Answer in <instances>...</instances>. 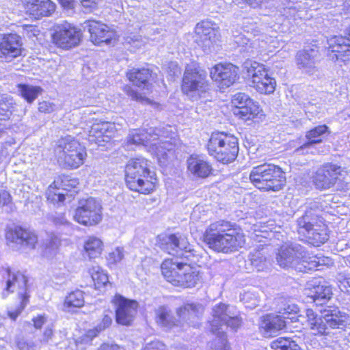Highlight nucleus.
Here are the masks:
<instances>
[{"label":"nucleus","mask_w":350,"mask_h":350,"mask_svg":"<svg viewBox=\"0 0 350 350\" xmlns=\"http://www.w3.org/2000/svg\"><path fill=\"white\" fill-rule=\"evenodd\" d=\"M204 239L209 248L224 254L237 251L245 243L244 235L228 221L220 219L206 229Z\"/></svg>","instance_id":"nucleus-1"},{"label":"nucleus","mask_w":350,"mask_h":350,"mask_svg":"<svg viewBox=\"0 0 350 350\" xmlns=\"http://www.w3.org/2000/svg\"><path fill=\"white\" fill-rule=\"evenodd\" d=\"M276 260L282 268L307 272L316 270L318 267L326 264L328 258L311 256L301 245L291 243L281 246Z\"/></svg>","instance_id":"nucleus-2"},{"label":"nucleus","mask_w":350,"mask_h":350,"mask_svg":"<svg viewBox=\"0 0 350 350\" xmlns=\"http://www.w3.org/2000/svg\"><path fill=\"white\" fill-rule=\"evenodd\" d=\"M209 323L211 332L217 335L211 347L215 350H228L226 329L230 327L237 331L242 323L235 308L224 303L216 304L212 309V319Z\"/></svg>","instance_id":"nucleus-3"},{"label":"nucleus","mask_w":350,"mask_h":350,"mask_svg":"<svg viewBox=\"0 0 350 350\" xmlns=\"http://www.w3.org/2000/svg\"><path fill=\"white\" fill-rule=\"evenodd\" d=\"M156 178L149 169L148 161L144 158L130 160L125 167V181L133 191L146 194L155 187Z\"/></svg>","instance_id":"nucleus-4"},{"label":"nucleus","mask_w":350,"mask_h":350,"mask_svg":"<svg viewBox=\"0 0 350 350\" xmlns=\"http://www.w3.org/2000/svg\"><path fill=\"white\" fill-rule=\"evenodd\" d=\"M307 323L310 333L314 336L332 338L334 329H343L347 323V316L338 308L325 311L324 315L316 314L312 309L306 312Z\"/></svg>","instance_id":"nucleus-5"},{"label":"nucleus","mask_w":350,"mask_h":350,"mask_svg":"<svg viewBox=\"0 0 350 350\" xmlns=\"http://www.w3.org/2000/svg\"><path fill=\"white\" fill-rule=\"evenodd\" d=\"M161 273L167 282L176 286L191 288L200 280V272L189 264L176 259H166L161 265Z\"/></svg>","instance_id":"nucleus-6"},{"label":"nucleus","mask_w":350,"mask_h":350,"mask_svg":"<svg viewBox=\"0 0 350 350\" xmlns=\"http://www.w3.org/2000/svg\"><path fill=\"white\" fill-rule=\"evenodd\" d=\"M250 180L258 189L277 191L282 188L286 177L278 165L264 163L252 167Z\"/></svg>","instance_id":"nucleus-7"},{"label":"nucleus","mask_w":350,"mask_h":350,"mask_svg":"<svg viewBox=\"0 0 350 350\" xmlns=\"http://www.w3.org/2000/svg\"><path fill=\"white\" fill-rule=\"evenodd\" d=\"M208 151L217 161L229 163L235 160L239 152L238 139L225 133H213L207 144Z\"/></svg>","instance_id":"nucleus-8"},{"label":"nucleus","mask_w":350,"mask_h":350,"mask_svg":"<svg viewBox=\"0 0 350 350\" xmlns=\"http://www.w3.org/2000/svg\"><path fill=\"white\" fill-rule=\"evenodd\" d=\"M297 225L298 234L314 246H319L329 239L326 225L311 210L298 218Z\"/></svg>","instance_id":"nucleus-9"},{"label":"nucleus","mask_w":350,"mask_h":350,"mask_svg":"<svg viewBox=\"0 0 350 350\" xmlns=\"http://www.w3.org/2000/svg\"><path fill=\"white\" fill-rule=\"evenodd\" d=\"M156 130L153 128L148 130H135L129 135L128 143L149 146L159 159H164L167 152L174 150L175 144L169 140L159 138Z\"/></svg>","instance_id":"nucleus-10"},{"label":"nucleus","mask_w":350,"mask_h":350,"mask_svg":"<svg viewBox=\"0 0 350 350\" xmlns=\"http://www.w3.org/2000/svg\"><path fill=\"white\" fill-rule=\"evenodd\" d=\"M347 171L341 166L327 163L319 167L314 176L313 182L317 188L327 189L336 187L337 190L347 189Z\"/></svg>","instance_id":"nucleus-11"},{"label":"nucleus","mask_w":350,"mask_h":350,"mask_svg":"<svg viewBox=\"0 0 350 350\" xmlns=\"http://www.w3.org/2000/svg\"><path fill=\"white\" fill-rule=\"evenodd\" d=\"M58 161L64 167L77 169L83 163L87 156L85 148L76 139L66 137L59 141L55 148Z\"/></svg>","instance_id":"nucleus-12"},{"label":"nucleus","mask_w":350,"mask_h":350,"mask_svg":"<svg viewBox=\"0 0 350 350\" xmlns=\"http://www.w3.org/2000/svg\"><path fill=\"white\" fill-rule=\"evenodd\" d=\"M207 86L206 72L195 64L187 65L183 78V92L191 99L197 100Z\"/></svg>","instance_id":"nucleus-13"},{"label":"nucleus","mask_w":350,"mask_h":350,"mask_svg":"<svg viewBox=\"0 0 350 350\" xmlns=\"http://www.w3.org/2000/svg\"><path fill=\"white\" fill-rule=\"evenodd\" d=\"M243 71L250 79V85L260 94H269L275 89V80L269 77L265 65L253 61H246L243 64Z\"/></svg>","instance_id":"nucleus-14"},{"label":"nucleus","mask_w":350,"mask_h":350,"mask_svg":"<svg viewBox=\"0 0 350 350\" xmlns=\"http://www.w3.org/2000/svg\"><path fill=\"white\" fill-rule=\"evenodd\" d=\"M8 279L5 282V287L2 293L3 297H7L10 293L18 289V296L21 299L20 306L14 312H8L9 317L15 320L21 311L26 306L29 301V296L27 294V278L21 272H11L7 269Z\"/></svg>","instance_id":"nucleus-15"},{"label":"nucleus","mask_w":350,"mask_h":350,"mask_svg":"<svg viewBox=\"0 0 350 350\" xmlns=\"http://www.w3.org/2000/svg\"><path fill=\"white\" fill-rule=\"evenodd\" d=\"M74 219L80 224L86 226H95L103 218L100 203L93 198L81 200L75 209Z\"/></svg>","instance_id":"nucleus-16"},{"label":"nucleus","mask_w":350,"mask_h":350,"mask_svg":"<svg viewBox=\"0 0 350 350\" xmlns=\"http://www.w3.org/2000/svg\"><path fill=\"white\" fill-rule=\"evenodd\" d=\"M232 102L235 107L234 115L243 120H252L262 111L258 103L243 92L234 94Z\"/></svg>","instance_id":"nucleus-17"},{"label":"nucleus","mask_w":350,"mask_h":350,"mask_svg":"<svg viewBox=\"0 0 350 350\" xmlns=\"http://www.w3.org/2000/svg\"><path fill=\"white\" fill-rule=\"evenodd\" d=\"M53 42L58 47L69 49L77 46L81 38V33L70 24L59 26L52 36Z\"/></svg>","instance_id":"nucleus-18"},{"label":"nucleus","mask_w":350,"mask_h":350,"mask_svg":"<svg viewBox=\"0 0 350 350\" xmlns=\"http://www.w3.org/2000/svg\"><path fill=\"white\" fill-rule=\"evenodd\" d=\"M113 302L116 309V317L118 323L129 325L133 321L137 311L138 303L128 299L120 295H116Z\"/></svg>","instance_id":"nucleus-19"},{"label":"nucleus","mask_w":350,"mask_h":350,"mask_svg":"<svg viewBox=\"0 0 350 350\" xmlns=\"http://www.w3.org/2000/svg\"><path fill=\"white\" fill-rule=\"evenodd\" d=\"M239 68L232 64H218L211 68L210 76L222 88H228L239 79Z\"/></svg>","instance_id":"nucleus-20"},{"label":"nucleus","mask_w":350,"mask_h":350,"mask_svg":"<svg viewBox=\"0 0 350 350\" xmlns=\"http://www.w3.org/2000/svg\"><path fill=\"white\" fill-rule=\"evenodd\" d=\"M6 240L12 243L20 245L33 250L38 243V236L33 230L15 226L8 230L5 234Z\"/></svg>","instance_id":"nucleus-21"},{"label":"nucleus","mask_w":350,"mask_h":350,"mask_svg":"<svg viewBox=\"0 0 350 350\" xmlns=\"http://www.w3.org/2000/svg\"><path fill=\"white\" fill-rule=\"evenodd\" d=\"M22 39L16 33L5 34L0 42V58L11 62L22 53Z\"/></svg>","instance_id":"nucleus-22"},{"label":"nucleus","mask_w":350,"mask_h":350,"mask_svg":"<svg viewBox=\"0 0 350 350\" xmlns=\"http://www.w3.org/2000/svg\"><path fill=\"white\" fill-rule=\"evenodd\" d=\"M319 57L317 47L299 51L295 57L297 66L303 72L314 75L319 71Z\"/></svg>","instance_id":"nucleus-23"},{"label":"nucleus","mask_w":350,"mask_h":350,"mask_svg":"<svg viewBox=\"0 0 350 350\" xmlns=\"http://www.w3.org/2000/svg\"><path fill=\"white\" fill-rule=\"evenodd\" d=\"M83 29L90 34V40L95 44L110 43L114 33L106 25L96 21L88 20L83 23Z\"/></svg>","instance_id":"nucleus-24"},{"label":"nucleus","mask_w":350,"mask_h":350,"mask_svg":"<svg viewBox=\"0 0 350 350\" xmlns=\"http://www.w3.org/2000/svg\"><path fill=\"white\" fill-rule=\"evenodd\" d=\"M305 294L312 298L317 305H323L332 295V288L323 280L314 279L310 281L305 290Z\"/></svg>","instance_id":"nucleus-25"},{"label":"nucleus","mask_w":350,"mask_h":350,"mask_svg":"<svg viewBox=\"0 0 350 350\" xmlns=\"http://www.w3.org/2000/svg\"><path fill=\"white\" fill-rule=\"evenodd\" d=\"M116 131L114 123L101 121L95 122L89 131L88 140L91 143L100 145L102 142H109Z\"/></svg>","instance_id":"nucleus-26"},{"label":"nucleus","mask_w":350,"mask_h":350,"mask_svg":"<svg viewBox=\"0 0 350 350\" xmlns=\"http://www.w3.org/2000/svg\"><path fill=\"white\" fill-rule=\"evenodd\" d=\"M197 42L204 48H210L219 39L218 29L209 21H202L196 27Z\"/></svg>","instance_id":"nucleus-27"},{"label":"nucleus","mask_w":350,"mask_h":350,"mask_svg":"<svg viewBox=\"0 0 350 350\" xmlns=\"http://www.w3.org/2000/svg\"><path fill=\"white\" fill-rule=\"evenodd\" d=\"M160 248L172 255H178L179 251H190L189 243L185 237L177 234L165 235L160 238Z\"/></svg>","instance_id":"nucleus-28"},{"label":"nucleus","mask_w":350,"mask_h":350,"mask_svg":"<svg viewBox=\"0 0 350 350\" xmlns=\"http://www.w3.org/2000/svg\"><path fill=\"white\" fill-rule=\"evenodd\" d=\"M25 10L27 14L38 19L51 15L55 10V4L51 0H27Z\"/></svg>","instance_id":"nucleus-29"},{"label":"nucleus","mask_w":350,"mask_h":350,"mask_svg":"<svg viewBox=\"0 0 350 350\" xmlns=\"http://www.w3.org/2000/svg\"><path fill=\"white\" fill-rule=\"evenodd\" d=\"M187 163L189 172L199 178L208 177L212 171V167L208 162L198 155H191Z\"/></svg>","instance_id":"nucleus-30"},{"label":"nucleus","mask_w":350,"mask_h":350,"mask_svg":"<svg viewBox=\"0 0 350 350\" xmlns=\"http://www.w3.org/2000/svg\"><path fill=\"white\" fill-rule=\"evenodd\" d=\"M129 81L143 89H150L152 72L148 68H133L126 74Z\"/></svg>","instance_id":"nucleus-31"},{"label":"nucleus","mask_w":350,"mask_h":350,"mask_svg":"<svg viewBox=\"0 0 350 350\" xmlns=\"http://www.w3.org/2000/svg\"><path fill=\"white\" fill-rule=\"evenodd\" d=\"M329 133L328 127L326 125H319L308 131L306 134V138L308 140L306 143L296 149L297 152L302 150L309 148L312 146L321 143L325 134Z\"/></svg>","instance_id":"nucleus-32"},{"label":"nucleus","mask_w":350,"mask_h":350,"mask_svg":"<svg viewBox=\"0 0 350 350\" xmlns=\"http://www.w3.org/2000/svg\"><path fill=\"white\" fill-rule=\"evenodd\" d=\"M204 312V307L197 302L187 303L178 308L176 314L180 320L188 321L198 317Z\"/></svg>","instance_id":"nucleus-33"},{"label":"nucleus","mask_w":350,"mask_h":350,"mask_svg":"<svg viewBox=\"0 0 350 350\" xmlns=\"http://www.w3.org/2000/svg\"><path fill=\"white\" fill-rule=\"evenodd\" d=\"M156 321L162 327L171 328L176 326L180 319L172 316L171 310L166 306H159L155 310Z\"/></svg>","instance_id":"nucleus-34"},{"label":"nucleus","mask_w":350,"mask_h":350,"mask_svg":"<svg viewBox=\"0 0 350 350\" xmlns=\"http://www.w3.org/2000/svg\"><path fill=\"white\" fill-rule=\"evenodd\" d=\"M234 42L241 47V51L248 53H254L260 47V38L252 40L244 34L234 36Z\"/></svg>","instance_id":"nucleus-35"},{"label":"nucleus","mask_w":350,"mask_h":350,"mask_svg":"<svg viewBox=\"0 0 350 350\" xmlns=\"http://www.w3.org/2000/svg\"><path fill=\"white\" fill-rule=\"evenodd\" d=\"M262 327L270 333H275L286 327V321L281 315L269 314L265 318Z\"/></svg>","instance_id":"nucleus-36"},{"label":"nucleus","mask_w":350,"mask_h":350,"mask_svg":"<svg viewBox=\"0 0 350 350\" xmlns=\"http://www.w3.org/2000/svg\"><path fill=\"white\" fill-rule=\"evenodd\" d=\"M102 241L96 237H90L84 243L85 254L90 259L98 257L103 251Z\"/></svg>","instance_id":"nucleus-37"},{"label":"nucleus","mask_w":350,"mask_h":350,"mask_svg":"<svg viewBox=\"0 0 350 350\" xmlns=\"http://www.w3.org/2000/svg\"><path fill=\"white\" fill-rule=\"evenodd\" d=\"M16 107L13 98L8 94H0V119H10Z\"/></svg>","instance_id":"nucleus-38"},{"label":"nucleus","mask_w":350,"mask_h":350,"mask_svg":"<svg viewBox=\"0 0 350 350\" xmlns=\"http://www.w3.org/2000/svg\"><path fill=\"white\" fill-rule=\"evenodd\" d=\"M18 90L20 95L29 103H33L42 92L40 86L27 84H18Z\"/></svg>","instance_id":"nucleus-39"},{"label":"nucleus","mask_w":350,"mask_h":350,"mask_svg":"<svg viewBox=\"0 0 350 350\" xmlns=\"http://www.w3.org/2000/svg\"><path fill=\"white\" fill-rule=\"evenodd\" d=\"M277 310L280 315L284 319H293V317H290L289 315L297 314L299 311V308L296 304L291 303L290 301H287L284 298H280L278 301Z\"/></svg>","instance_id":"nucleus-40"},{"label":"nucleus","mask_w":350,"mask_h":350,"mask_svg":"<svg viewBox=\"0 0 350 350\" xmlns=\"http://www.w3.org/2000/svg\"><path fill=\"white\" fill-rule=\"evenodd\" d=\"M84 296L81 291L77 290L71 292L66 296L64 306L69 311L71 308H80L84 305Z\"/></svg>","instance_id":"nucleus-41"},{"label":"nucleus","mask_w":350,"mask_h":350,"mask_svg":"<svg viewBox=\"0 0 350 350\" xmlns=\"http://www.w3.org/2000/svg\"><path fill=\"white\" fill-rule=\"evenodd\" d=\"M271 347L275 350H303L295 341L288 338H279L271 342Z\"/></svg>","instance_id":"nucleus-42"},{"label":"nucleus","mask_w":350,"mask_h":350,"mask_svg":"<svg viewBox=\"0 0 350 350\" xmlns=\"http://www.w3.org/2000/svg\"><path fill=\"white\" fill-rule=\"evenodd\" d=\"M262 248L261 250H256L250 254L249 258L251 265L257 271L263 270L267 267V258Z\"/></svg>","instance_id":"nucleus-43"},{"label":"nucleus","mask_w":350,"mask_h":350,"mask_svg":"<svg viewBox=\"0 0 350 350\" xmlns=\"http://www.w3.org/2000/svg\"><path fill=\"white\" fill-rule=\"evenodd\" d=\"M53 184L57 189L70 191L72 189L77 187L79 182L77 179L72 178L70 176L63 175L55 180Z\"/></svg>","instance_id":"nucleus-44"},{"label":"nucleus","mask_w":350,"mask_h":350,"mask_svg":"<svg viewBox=\"0 0 350 350\" xmlns=\"http://www.w3.org/2000/svg\"><path fill=\"white\" fill-rule=\"evenodd\" d=\"M45 254L51 256L54 254L60 245V239L57 235L51 234L45 241Z\"/></svg>","instance_id":"nucleus-45"},{"label":"nucleus","mask_w":350,"mask_h":350,"mask_svg":"<svg viewBox=\"0 0 350 350\" xmlns=\"http://www.w3.org/2000/svg\"><path fill=\"white\" fill-rule=\"evenodd\" d=\"M335 280L342 291H347L348 288H350V274L344 271L338 272Z\"/></svg>","instance_id":"nucleus-46"},{"label":"nucleus","mask_w":350,"mask_h":350,"mask_svg":"<svg viewBox=\"0 0 350 350\" xmlns=\"http://www.w3.org/2000/svg\"><path fill=\"white\" fill-rule=\"evenodd\" d=\"M124 258V251L122 248L116 247L111 252L109 253L107 257V261L111 265H115L120 262Z\"/></svg>","instance_id":"nucleus-47"},{"label":"nucleus","mask_w":350,"mask_h":350,"mask_svg":"<svg viewBox=\"0 0 350 350\" xmlns=\"http://www.w3.org/2000/svg\"><path fill=\"white\" fill-rule=\"evenodd\" d=\"M125 92L127 95L131 98L132 100H136L143 104H149L150 100L147 97L142 96L137 92L133 90L131 87H126Z\"/></svg>","instance_id":"nucleus-48"},{"label":"nucleus","mask_w":350,"mask_h":350,"mask_svg":"<svg viewBox=\"0 0 350 350\" xmlns=\"http://www.w3.org/2000/svg\"><path fill=\"white\" fill-rule=\"evenodd\" d=\"M92 278L98 288L106 285L109 282L107 275L103 272L96 271L92 274Z\"/></svg>","instance_id":"nucleus-49"},{"label":"nucleus","mask_w":350,"mask_h":350,"mask_svg":"<svg viewBox=\"0 0 350 350\" xmlns=\"http://www.w3.org/2000/svg\"><path fill=\"white\" fill-rule=\"evenodd\" d=\"M55 110V105L54 103L49 101H42L39 103L38 111L41 113H49Z\"/></svg>","instance_id":"nucleus-50"},{"label":"nucleus","mask_w":350,"mask_h":350,"mask_svg":"<svg viewBox=\"0 0 350 350\" xmlns=\"http://www.w3.org/2000/svg\"><path fill=\"white\" fill-rule=\"evenodd\" d=\"M111 323H112L111 317L107 314H104L100 323H99L97 325L98 330L100 331V332L105 330L106 328L109 327L111 325Z\"/></svg>","instance_id":"nucleus-51"},{"label":"nucleus","mask_w":350,"mask_h":350,"mask_svg":"<svg viewBox=\"0 0 350 350\" xmlns=\"http://www.w3.org/2000/svg\"><path fill=\"white\" fill-rule=\"evenodd\" d=\"M51 219L55 225H64L68 223L63 213H55L50 216Z\"/></svg>","instance_id":"nucleus-52"},{"label":"nucleus","mask_w":350,"mask_h":350,"mask_svg":"<svg viewBox=\"0 0 350 350\" xmlns=\"http://www.w3.org/2000/svg\"><path fill=\"white\" fill-rule=\"evenodd\" d=\"M51 189H49L47 192V195L49 198H51L52 200L58 201V202H64L65 200V193H55L54 192V196H52V185L50 186Z\"/></svg>","instance_id":"nucleus-53"},{"label":"nucleus","mask_w":350,"mask_h":350,"mask_svg":"<svg viewBox=\"0 0 350 350\" xmlns=\"http://www.w3.org/2000/svg\"><path fill=\"white\" fill-rule=\"evenodd\" d=\"M10 201L11 196L10 193L5 190L0 191V206H3L8 204Z\"/></svg>","instance_id":"nucleus-54"},{"label":"nucleus","mask_w":350,"mask_h":350,"mask_svg":"<svg viewBox=\"0 0 350 350\" xmlns=\"http://www.w3.org/2000/svg\"><path fill=\"white\" fill-rule=\"evenodd\" d=\"M33 324L36 328L40 329L42 325L46 322L45 315H39L33 319Z\"/></svg>","instance_id":"nucleus-55"},{"label":"nucleus","mask_w":350,"mask_h":350,"mask_svg":"<svg viewBox=\"0 0 350 350\" xmlns=\"http://www.w3.org/2000/svg\"><path fill=\"white\" fill-rule=\"evenodd\" d=\"M100 0H81L83 7L86 8H95Z\"/></svg>","instance_id":"nucleus-56"},{"label":"nucleus","mask_w":350,"mask_h":350,"mask_svg":"<svg viewBox=\"0 0 350 350\" xmlns=\"http://www.w3.org/2000/svg\"><path fill=\"white\" fill-rule=\"evenodd\" d=\"M163 345L158 341L152 342L148 344L143 350H159Z\"/></svg>","instance_id":"nucleus-57"},{"label":"nucleus","mask_w":350,"mask_h":350,"mask_svg":"<svg viewBox=\"0 0 350 350\" xmlns=\"http://www.w3.org/2000/svg\"><path fill=\"white\" fill-rule=\"evenodd\" d=\"M97 350H122L117 345L103 344Z\"/></svg>","instance_id":"nucleus-58"},{"label":"nucleus","mask_w":350,"mask_h":350,"mask_svg":"<svg viewBox=\"0 0 350 350\" xmlns=\"http://www.w3.org/2000/svg\"><path fill=\"white\" fill-rule=\"evenodd\" d=\"M17 346L21 350H31L33 347L31 345H29L24 340H19L17 342Z\"/></svg>","instance_id":"nucleus-59"},{"label":"nucleus","mask_w":350,"mask_h":350,"mask_svg":"<svg viewBox=\"0 0 350 350\" xmlns=\"http://www.w3.org/2000/svg\"><path fill=\"white\" fill-rule=\"evenodd\" d=\"M100 332V331H98V327L96 326L94 328L89 329L87 332L86 336L90 339H92L93 338L96 337Z\"/></svg>","instance_id":"nucleus-60"},{"label":"nucleus","mask_w":350,"mask_h":350,"mask_svg":"<svg viewBox=\"0 0 350 350\" xmlns=\"http://www.w3.org/2000/svg\"><path fill=\"white\" fill-rule=\"evenodd\" d=\"M53 336V330L51 328H46L44 330V334H43V340L44 342H48Z\"/></svg>","instance_id":"nucleus-61"},{"label":"nucleus","mask_w":350,"mask_h":350,"mask_svg":"<svg viewBox=\"0 0 350 350\" xmlns=\"http://www.w3.org/2000/svg\"><path fill=\"white\" fill-rule=\"evenodd\" d=\"M246 28V27H245ZM244 31L247 33L252 34L254 37L259 36L260 31L256 27H252L250 29H245Z\"/></svg>","instance_id":"nucleus-62"},{"label":"nucleus","mask_w":350,"mask_h":350,"mask_svg":"<svg viewBox=\"0 0 350 350\" xmlns=\"http://www.w3.org/2000/svg\"><path fill=\"white\" fill-rule=\"evenodd\" d=\"M60 3L64 7H70L71 4V0H59Z\"/></svg>","instance_id":"nucleus-63"},{"label":"nucleus","mask_w":350,"mask_h":350,"mask_svg":"<svg viewBox=\"0 0 350 350\" xmlns=\"http://www.w3.org/2000/svg\"><path fill=\"white\" fill-rule=\"evenodd\" d=\"M347 261L350 264V255L347 257Z\"/></svg>","instance_id":"nucleus-64"}]
</instances>
